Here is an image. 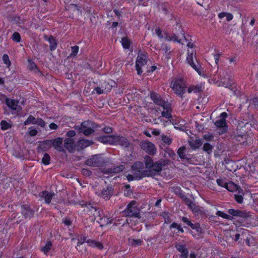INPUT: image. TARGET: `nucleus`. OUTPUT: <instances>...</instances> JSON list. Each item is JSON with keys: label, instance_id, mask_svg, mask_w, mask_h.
<instances>
[{"label": "nucleus", "instance_id": "obj_10", "mask_svg": "<svg viewBox=\"0 0 258 258\" xmlns=\"http://www.w3.org/2000/svg\"><path fill=\"white\" fill-rule=\"evenodd\" d=\"M147 62V56L144 54H139L137 58L136 67L138 75H141L143 71L142 67H144Z\"/></svg>", "mask_w": 258, "mask_h": 258}, {"label": "nucleus", "instance_id": "obj_62", "mask_svg": "<svg viewBox=\"0 0 258 258\" xmlns=\"http://www.w3.org/2000/svg\"><path fill=\"white\" fill-rule=\"evenodd\" d=\"M160 131L158 130H154L153 131H152V134L154 135H155V136H158L160 134Z\"/></svg>", "mask_w": 258, "mask_h": 258}, {"label": "nucleus", "instance_id": "obj_19", "mask_svg": "<svg viewBox=\"0 0 258 258\" xmlns=\"http://www.w3.org/2000/svg\"><path fill=\"white\" fill-rule=\"evenodd\" d=\"M64 147L70 152H72L74 150V141L71 138H68L64 141Z\"/></svg>", "mask_w": 258, "mask_h": 258}, {"label": "nucleus", "instance_id": "obj_2", "mask_svg": "<svg viewBox=\"0 0 258 258\" xmlns=\"http://www.w3.org/2000/svg\"><path fill=\"white\" fill-rule=\"evenodd\" d=\"M186 61L189 65L192 67L200 76H202L204 78H208L209 76L207 75V74L204 73L203 69L201 68L197 59L195 50H187Z\"/></svg>", "mask_w": 258, "mask_h": 258}, {"label": "nucleus", "instance_id": "obj_28", "mask_svg": "<svg viewBox=\"0 0 258 258\" xmlns=\"http://www.w3.org/2000/svg\"><path fill=\"white\" fill-rule=\"evenodd\" d=\"M225 188L230 191L234 192L238 189V187L233 182H227Z\"/></svg>", "mask_w": 258, "mask_h": 258}, {"label": "nucleus", "instance_id": "obj_64", "mask_svg": "<svg viewBox=\"0 0 258 258\" xmlns=\"http://www.w3.org/2000/svg\"><path fill=\"white\" fill-rule=\"evenodd\" d=\"M95 90L99 94H102L103 93V90L100 88H98V87L96 88L95 89Z\"/></svg>", "mask_w": 258, "mask_h": 258}, {"label": "nucleus", "instance_id": "obj_44", "mask_svg": "<svg viewBox=\"0 0 258 258\" xmlns=\"http://www.w3.org/2000/svg\"><path fill=\"white\" fill-rule=\"evenodd\" d=\"M193 229L196 230L199 233H201L203 232L202 228L200 227V225L199 223L194 224L192 227H191Z\"/></svg>", "mask_w": 258, "mask_h": 258}, {"label": "nucleus", "instance_id": "obj_5", "mask_svg": "<svg viewBox=\"0 0 258 258\" xmlns=\"http://www.w3.org/2000/svg\"><path fill=\"white\" fill-rule=\"evenodd\" d=\"M143 169V164L142 162H136L132 167V172L133 174H129L127 176V179L128 181L134 180H139L142 176V169Z\"/></svg>", "mask_w": 258, "mask_h": 258}, {"label": "nucleus", "instance_id": "obj_8", "mask_svg": "<svg viewBox=\"0 0 258 258\" xmlns=\"http://www.w3.org/2000/svg\"><path fill=\"white\" fill-rule=\"evenodd\" d=\"M93 124L91 121H86L83 122L80 125L76 126L80 133H83L85 135H89L93 132Z\"/></svg>", "mask_w": 258, "mask_h": 258}, {"label": "nucleus", "instance_id": "obj_4", "mask_svg": "<svg viewBox=\"0 0 258 258\" xmlns=\"http://www.w3.org/2000/svg\"><path fill=\"white\" fill-rule=\"evenodd\" d=\"M125 216H131L132 217L131 221H136L139 219V209L137 208L135 201H132L127 206L126 209L122 212Z\"/></svg>", "mask_w": 258, "mask_h": 258}, {"label": "nucleus", "instance_id": "obj_13", "mask_svg": "<svg viewBox=\"0 0 258 258\" xmlns=\"http://www.w3.org/2000/svg\"><path fill=\"white\" fill-rule=\"evenodd\" d=\"M175 247L177 250L181 253L180 258H187L188 255V250L185 244L181 243H176Z\"/></svg>", "mask_w": 258, "mask_h": 258}, {"label": "nucleus", "instance_id": "obj_63", "mask_svg": "<svg viewBox=\"0 0 258 258\" xmlns=\"http://www.w3.org/2000/svg\"><path fill=\"white\" fill-rule=\"evenodd\" d=\"M214 59L215 60L216 63H217L218 61L219 60V55L215 54V55H214Z\"/></svg>", "mask_w": 258, "mask_h": 258}, {"label": "nucleus", "instance_id": "obj_11", "mask_svg": "<svg viewBox=\"0 0 258 258\" xmlns=\"http://www.w3.org/2000/svg\"><path fill=\"white\" fill-rule=\"evenodd\" d=\"M30 124H37L41 127H44L45 123L44 120L41 118H35L32 115H29L27 119L24 122L25 125Z\"/></svg>", "mask_w": 258, "mask_h": 258}, {"label": "nucleus", "instance_id": "obj_24", "mask_svg": "<svg viewBox=\"0 0 258 258\" xmlns=\"http://www.w3.org/2000/svg\"><path fill=\"white\" fill-rule=\"evenodd\" d=\"M91 144V142L87 140H81L77 144L78 149H83L88 147Z\"/></svg>", "mask_w": 258, "mask_h": 258}, {"label": "nucleus", "instance_id": "obj_41", "mask_svg": "<svg viewBox=\"0 0 258 258\" xmlns=\"http://www.w3.org/2000/svg\"><path fill=\"white\" fill-rule=\"evenodd\" d=\"M12 39L17 42H20L21 40V36L18 32H14L12 36Z\"/></svg>", "mask_w": 258, "mask_h": 258}, {"label": "nucleus", "instance_id": "obj_49", "mask_svg": "<svg viewBox=\"0 0 258 258\" xmlns=\"http://www.w3.org/2000/svg\"><path fill=\"white\" fill-rule=\"evenodd\" d=\"M79 51V47L77 46H75L72 47V55H76Z\"/></svg>", "mask_w": 258, "mask_h": 258}, {"label": "nucleus", "instance_id": "obj_56", "mask_svg": "<svg viewBox=\"0 0 258 258\" xmlns=\"http://www.w3.org/2000/svg\"><path fill=\"white\" fill-rule=\"evenodd\" d=\"M82 173L86 175H87V176H89L91 174V172L88 170V169H83L82 170Z\"/></svg>", "mask_w": 258, "mask_h": 258}, {"label": "nucleus", "instance_id": "obj_53", "mask_svg": "<svg viewBox=\"0 0 258 258\" xmlns=\"http://www.w3.org/2000/svg\"><path fill=\"white\" fill-rule=\"evenodd\" d=\"M225 17L226 18L227 21H230L233 18L232 14L229 13H227Z\"/></svg>", "mask_w": 258, "mask_h": 258}, {"label": "nucleus", "instance_id": "obj_29", "mask_svg": "<svg viewBox=\"0 0 258 258\" xmlns=\"http://www.w3.org/2000/svg\"><path fill=\"white\" fill-rule=\"evenodd\" d=\"M48 41L49 42L50 44V48L51 50H54L57 46V43L56 42V40L54 39V38L50 36L48 38Z\"/></svg>", "mask_w": 258, "mask_h": 258}, {"label": "nucleus", "instance_id": "obj_59", "mask_svg": "<svg viewBox=\"0 0 258 258\" xmlns=\"http://www.w3.org/2000/svg\"><path fill=\"white\" fill-rule=\"evenodd\" d=\"M28 62L29 63L30 67L32 69H34V68H35L36 67V65L35 64V63H33L30 59L28 60Z\"/></svg>", "mask_w": 258, "mask_h": 258}, {"label": "nucleus", "instance_id": "obj_60", "mask_svg": "<svg viewBox=\"0 0 258 258\" xmlns=\"http://www.w3.org/2000/svg\"><path fill=\"white\" fill-rule=\"evenodd\" d=\"M187 46L188 48V50H194L193 49L194 47V45L192 43H188Z\"/></svg>", "mask_w": 258, "mask_h": 258}, {"label": "nucleus", "instance_id": "obj_25", "mask_svg": "<svg viewBox=\"0 0 258 258\" xmlns=\"http://www.w3.org/2000/svg\"><path fill=\"white\" fill-rule=\"evenodd\" d=\"M174 128L180 131H184L186 130L187 126L185 125L184 120L180 121L179 122H175L174 124Z\"/></svg>", "mask_w": 258, "mask_h": 258}, {"label": "nucleus", "instance_id": "obj_12", "mask_svg": "<svg viewBox=\"0 0 258 258\" xmlns=\"http://www.w3.org/2000/svg\"><path fill=\"white\" fill-rule=\"evenodd\" d=\"M141 147L148 154L153 155L156 152V148L153 144L150 142L144 141L141 143Z\"/></svg>", "mask_w": 258, "mask_h": 258}, {"label": "nucleus", "instance_id": "obj_52", "mask_svg": "<svg viewBox=\"0 0 258 258\" xmlns=\"http://www.w3.org/2000/svg\"><path fill=\"white\" fill-rule=\"evenodd\" d=\"M235 199L239 203H241L243 201V198L241 196H235Z\"/></svg>", "mask_w": 258, "mask_h": 258}, {"label": "nucleus", "instance_id": "obj_51", "mask_svg": "<svg viewBox=\"0 0 258 258\" xmlns=\"http://www.w3.org/2000/svg\"><path fill=\"white\" fill-rule=\"evenodd\" d=\"M156 34L160 38H162L163 36L162 34V31L160 29H156L155 30Z\"/></svg>", "mask_w": 258, "mask_h": 258}, {"label": "nucleus", "instance_id": "obj_47", "mask_svg": "<svg viewBox=\"0 0 258 258\" xmlns=\"http://www.w3.org/2000/svg\"><path fill=\"white\" fill-rule=\"evenodd\" d=\"M162 140L164 143H165L168 145L170 144L171 143V140L170 139V138H169L168 137H167L166 136H163L162 137Z\"/></svg>", "mask_w": 258, "mask_h": 258}, {"label": "nucleus", "instance_id": "obj_40", "mask_svg": "<svg viewBox=\"0 0 258 258\" xmlns=\"http://www.w3.org/2000/svg\"><path fill=\"white\" fill-rule=\"evenodd\" d=\"M38 133L37 130L33 126L30 127L28 129V134L30 136H35Z\"/></svg>", "mask_w": 258, "mask_h": 258}, {"label": "nucleus", "instance_id": "obj_48", "mask_svg": "<svg viewBox=\"0 0 258 258\" xmlns=\"http://www.w3.org/2000/svg\"><path fill=\"white\" fill-rule=\"evenodd\" d=\"M217 182L219 185L222 187H224L225 188L226 187V184H227V183L222 179H218L217 180Z\"/></svg>", "mask_w": 258, "mask_h": 258}, {"label": "nucleus", "instance_id": "obj_16", "mask_svg": "<svg viewBox=\"0 0 258 258\" xmlns=\"http://www.w3.org/2000/svg\"><path fill=\"white\" fill-rule=\"evenodd\" d=\"M54 194L52 192H48L46 191H43L40 193V197L44 199L45 202L47 204L50 203L52 197L54 196Z\"/></svg>", "mask_w": 258, "mask_h": 258}, {"label": "nucleus", "instance_id": "obj_14", "mask_svg": "<svg viewBox=\"0 0 258 258\" xmlns=\"http://www.w3.org/2000/svg\"><path fill=\"white\" fill-rule=\"evenodd\" d=\"M184 37V34L182 33V31H181L180 33L178 35H174L173 36H166L165 39L167 41H176L177 42H181L182 39Z\"/></svg>", "mask_w": 258, "mask_h": 258}, {"label": "nucleus", "instance_id": "obj_43", "mask_svg": "<svg viewBox=\"0 0 258 258\" xmlns=\"http://www.w3.org/2000/svg\"><path fill=\"white\" fill-rule=\"evenodd\" d=\"M203 148L205 151L210 153L212 151V147L210 144L206 143L204 145Z\"/></svg>", "mask_w": 258, "mask_h": 258}, {"label": "nucleus", "instance_id": "obj_46", "mask_svg": "<svg viewBox=\"0 0 258 258\" xmlns=\"http://www.w3.org/2000/svg\"><path fill=\"white\" fill-rule=\"evenodd\" d=\"M170 227L171 228H177V230L179 231H180L181 232H183V228L181 227V226L180 225H178L177 223H172L171 226H170Z\"/></svg>", "mask_w": 258, "mask_h": 258}, {"label": "nucleus", "instance_id": "obj_54", "mask_svg": "<svg viewBox=\"0 0 258 258\" xmlns=\"http://www.w3.org/2000/svg\"><path fill=\"white\" fill-rule=\"evenodd\" d=\"M63 223L68 226H69L72 224V222L68 218L64 219L63 220Z\"/></svg>", "mask_w": 258, "mask_h": 258}, {"label": "nucleus", "instance_id": "obj_38", "mask_svg": "<svg viewBox=\"0 0 258 258\" xmlns=\"http://www.w3.org/2000/svg\"><path fill=\"white\" fill-rule=\"evenodd\" d=\"M50 157L48 154H45L42 158V162L45 165L49 164Z\"/></svg>", "mask_w": 258, "mask_h": 258}, {"label": "nucleus", "instance_id": "obj_9", "mask_svg": "<svg viewBox=\"0 0 258 258\" xmlns=\"http://www.w3.org/2000/svg\"><path fill=\"white\" fill-rule=\"evenodd\" d=\"M145 162L146 163V167L149 169L159 172L162 169V164L161 162H157L153 163L151 158L148 156H145Z\"/></svg>", "mask_w": 258, "mask_h": 258}, {"label": "nucleus", "instance_id": "obj_3", "mask_svg": "<svg viewBox=\"0 0 258 258\" xmlns=\"http://www.w3.org/2000/svg\"><path fill=\"white\" fill-rule=\"evenodd\" d=\"M99 140L104 144L119 145L124 147H127L129 145V142L126 138L117 136H103L100 138Z\"/></svg>", "mask_w": 258, "mask_h": 258}, {"label": "nucleus", "instance_id": "obj_17", "mask_svg": "<svg viewBox=\"0 0 258 258\" xmlns=\"http://www.w3.org/2000/svg\"><path fill=\"white\" fill-rule=\"evenodd\" d=\"M86 243L89 246L97 248L100 249H102L103 247V244L101 242L91 239H88Z\"/></svg>", "mask_w": 258, "mask_h": 258}, {"label": "nucleus", "instance_id": "obj_1", "mask_svg": "<svg viewBox=\"0 0 258 258\" xmlns=\"http://www.w3.org/2000/svg\"><path fill=\"white\" fill-rule=\"evenodd\" d=\"M151 98L153 102L160 106V111L162 112V116L169 118L171 116V107L170 104L165 102L157 93H151Z\"/></svg>", "mask_w": 258, "mask_h": 258}, {"label": "nucleus", "instance_id": "obj_7", "mask_svg": "<svg viewBox=\"0 0 258 258\" xmlns=\"http://www.w3.org/2000/svg\"><path fill=\"white\" fill-rule=\"evenodd\" d=\"M227 113L223 112L221 114L220 116L215 121V124L216 126L219 129V134H223L225 133L227 130V126L225 119L227 117Z\"/></svg>", "mask_w": 258, "mask_h": 258}, {"label": "nucleus", "instance_id": "obj_39", "mask_svg": "<svg viewBox=\"0 0 258 258\" xmlns=\"http://www.w3.org/2000/svg\"><path fill=\"white\" fill-rule=\"evenodd\" d=\"M185 148L183 147L180 148L178 150V154L181 158H184L185 156Z\"/></svg>", "mask_w": 258, "mask_h": 258}, {"label": "nucleus", "instance_id": "obj_18", "mask_svg": "<svg viewBox=\"0 0 258 258\" xmlns=\"http://www.w3.org/2000/svg\"><path fill=\"white\" fill-rule=\"evenodd\" d=\"M235 138L236 140L238 142H240L243 145H246L247 142L250 140V138L246 134L243 135H237Z\"/></svg>", "mask_w": 258, "mask_h": 258}, {"label": "nucleus", "instance_id": "obj_35", "mask_svg": "<svg viewBox=\"0 0 258 258\" xmlns=\"http://www.w3.org/2000/svg\"><path fill=\"white\" fill-rule=\"evenodd\" d=\"M4 63L7 66L8 68H10L11 65V62L9 59V56L7 54H4L2 57Z\"/></svg>", "mask_w": 258, "mask_h": 258}, {"label": "nucleus", "instance_id": "obj_30", "mask_svg": "<svg viewBox=\"0 0 258 258\" xmlns=\"http://www.w3.org/2000/svg\"><path fill=\"white\" fill-rule=\"evenodd\" d=\"M97 157L94 156L93 158L87 160L86 162V164L89 166H95L97 164Z\"/></svg>", "mask_w": 258, "mask_h": 258}, {"label": "nucleus", "instance_id": "obj_55", "mask_svg": "<svg viewBox=\"0 0 258 258\" xmlns=\"http://www.w3.org/2000/svg\"><path fill=\"white\" fill-rule=\"evenodd\" d=\"M57 125L54 123H51L49 124V128L51 130H56Z\"/></svg>", "mask_w": 258, "mask_h": 258}, {"label": "nucleus", "instance_id": "obj_6", "mask_svg": "<svg viewBox=\"0 0 258 258\" xmlns=\"http://www.w3.org/2000/svg\"><path fill=\"white\" fill-rule=\"evenodd\" d=\"M172 90L174 93L180 97H182L185 91V84L181 79H176L171 85Z\"/></svg>", "mask_w": 258, "mask_h": 258}, {"label": "nucleus", "instance_id": "obj_50", "mask_svg": "<svg viewBox=\"0 0 258 258\" xmlns=\"http://www.w3.org/2000/svg\"><path fill=\"white\" fill-rule=\"evenodd\" d=\"M182 221L184 223H186L187 225L192 227L194 224H192L190 221H189L187 218L183 217Z\"/></svg>", "mask_w": 258, "mask_h": 258}, {"label": "nucleus", "instance_id": "obj_58", "mask_svg": "<svg viewBox=\"0 0 258 258\" xmlns=\"http://www.w3.org/2000/svg\"><path fill=\"white\" fill-rule=\"evenodd\" d=\"M226 14L227 13L226 12H221V13H220L219 14H218V17L220 18V19H223L224 18V17H225L226 15Z\"/></svg>", "mask_w": 258, "mask_h": 258}, {"label": "nucleus", "instance_id": "obj_20", "mask_svg": "<svg viewBox=\"0 0 258 258\" xmlns=\"http://www.w3.org/2000/svg\"><path fill=\"white\" fill-rule=\"evenodd\" d=\"M22 212L25 218H30L33 215V211L28 206L22 207Z\"/></svg>", "mask_w": 258, "mask_h": 258}, {"label": "nucleus", "instance_id": "obj_61", "mask_svg": "<svg viewBox=\"0 0 258 258\" xmlns=\"http://www.w3.org/2000/svg\"><path fill=\"white\" fill-rule=\"evenodd\" d=\"M104 132H105L106 133H110L112 131V129L111 127H105L104 128Z\"/></svg>", "mask_w": 258, "mask_h": 258}, {"label": "nucleus", "instance_id": "obj_57", "mask_svg": "<svg viewBox=\"0 0 258 258\" xmlns=\"http://www.w3.org/2000/svg\"><path fill=\"white\" fill-rule=\"evenodd\" d=\"M67 135L69 137H73L75 136L76 133L74 131H70L68 132Z\"/></svg>", "mask_w": 258, "mask_h": 258}, {"label": "nucleus", "instance_id": "obj_27", "mask_svg": "<svg viewBox=\"0 0 258 258\" xmlns=\"http://www.w3.org/2000/svg\"><path fill=\"white\" fill-rule=\"evenodd\" d=\"M87 238L86 236H84L83 235H81L78 240V244L76 246V248L78 250L81 251L82 250L80 249V246L82 245L85 242H86V241L87 240Z\"/></svg>", "mask_w": 258, "mask_h": 258}, {"label": "nucleus", "instance_id": "obj_32", "mask_svg": "<svg viewBox=\"0 0 258 258\" xmlns=\"http://www.w3.org/2000/svg\"><path fill=\"white\" fill-rule=\"evenodd\" d=\"M188 207L190 208V209L192 210L193 213L198 214L200 212H201V210L200 209V208L197 206L193 203H190L188 204Z\"/></svg>", "mask_w": 258, "mask_h": 258}, {"label": "nucleus", "instance_id": "obj_37", "mask_svg": "<svg viewBox=\"0 0 258 258\" xmlns=\"http://www.w3.org/2000/svg\"><path fill=\"white\" fill-rule=\"evenodd\" d=\"M1 128L3 130H6L10 128L11 125L5 120H2L1 122Z\"/></svg>", "mask_w": 258, "mask_h": 258}, {"label": "nucleus", "instance_id": "obj_31", "mask_svg": "<svg viewBox=\"0 0 258 258\" xmlns=\"http://www.w3.org/2000/svg\"><path fill=\"white\" fill-rule=\"evenodd\" d=\"M41 146H43L45 150H48L53 147V140H47L41 144Z\"/></svg>", "mask_w": 258, "mask_h": 258}, {"label": "nucleus", "instance_id": "obj_36", "mask_svg": "<svg viewBox=\"0 0 258 258\" xmlns=\"http://www.w3.org/2000/svg\"><path fill=\"white\" fill-rule=\"evenodd\" d=\"M112 195L111 189L103 190L102 192V196L104 199L106 200L109 199V197Z\"/></svg>", "mask_w": 258, "mask_h": 258}, {"label": "nucleus", "instance_id": "obj_33", "mask_svg": "<svg viewBox=\"0 0 258 258\" xmlns=\"http://www.w3.org/2000/svg\"><path fill=\"white\" fill-rule=\"evenodd\" d=\"M122 47L125 49H128L130 45V41L126 37L123 38L121 41Z\"/></svg>", "mask_w": 258, "mask_h": 258}, {"label": "nucleus", "instance_id": "obj_23", "mask_svg": "<svg viewBox=\"0 0 258 258\" xmlns=\"http://www.w3.org/2000/svg\"><path fill=\"white\" fill-rule=\"evenodd\" d=\"M190 147L193 149H196L201 146L202 142L200 139H191L189 142Z\"/></svg>", "mask_w": 258, "mask_h": 258}, {"label": "nucleus", "instance_id": "obj_26", "mask_svg": "<svg viewBox=\"0 0 258 258\" xmlns=\"http://www.w3.org/2000/svg\"><path fill=\"white\" fill-rule=\"evenodd\" d=\"M228 213L234 216H239L240 217H245L246 216L245 213L241 211L235 210L234 209H229Z\"/></svg>", "mask_w": 258, "mask_h": 258}, {"label": "nucleus", "instance_id": "obj_34", "mask_svg": "<svg viewBox=\"0 0 258 258\" xmlns=\"http://www.w3.org/2000/svg\"><path fill=\"white\" fill-rule=\"evenodd\" d=\"M52 244L51 242L47 241L45 244V245L42 248V251L44 252V254H47L48 252L49 251L51 247Z\"/></svg>", "mask_w": 258, "mask_h": 258}, {"label": "nucleus", "instance_id": "obj_21", "mask_svg": "<svg viewBox=\"0 0 258 258\" xmlns=\"http://www.w3.org/2000/svg\"><path fill=\"white\" fill-rule=\"evenodd\" d=\"M62 139L61 138H58L53 140V147L58 151H61L62 150Z\"/></svg>", "mask_w": 258, "mask_h": 258}, {"label": "nucleus", "instance_id": "obj_22", "mask_svg": "<svg viewBox=\"0 0 258 258\" xmlns=\"http://www.w3.org/2000/svg\"><path fill=\"white\" fill-rule=\"evenodd\" d=\"M203 89V87L201 84L192 85L188 88L187 92L189 93H197L201 91Z\"/></svg>", "mask_w": 258, "mask_h": 258}, {"label": "nucleus", "instance_id": "obj_45", "mask_svg": "<svg viewBox=\"0 0 258 258\" xmlns=\"http://www.w3.org/2000/svg\"><path fill=\"white\" fill-rule=\"evenodd\" d=\"M130 243L135 246L139 245L141 244L142 241L140 239H131Z\"/></svg>", "mask_w": 258, "mask_h": 258}, {"label": "nucleus", "instance_id": "obj_42", "mask_svg": "<svg viewBox=\"0 0 258 258\" xmlns=\"http://www.w3.org/2000/svg\"><path fill=\"white\" fill-rule=\"evenodd\" d=\"M216 215H218V216H220V217H221L223 218H225V219H230L231 218V216L223 213V212H221V211H217V212L216 213Z\"/></svg>", "mask_w": 258, "mask_h": 258}, {"label": "nucleus", "instance_id": "obj_15", "mask_svg": "<svg viewBox=\"0 0 258 258\" xmlns=\"http://www.w3.org/2000/svg\"><path fill=\"white\" fill-rule=\"evenodd\" d=\"M6 102L7 106L11 109L14 110H16L19 109V102L17 100L7 98L6 100Z\"/></svg>", "mask_w": 258, "mask_h": 258}]
</instances>
